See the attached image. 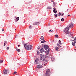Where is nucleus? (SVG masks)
Instances as JSON below:
<instances>
[{"label": "nucleus", "mask_w": 76, "mask_h": 76, "mask_svg": "<svg viewBox=\"0 0 76 76\" xmlns=\"http://www.w3.org/2000/svg\"><path fill=\"white\" fill-rule=\"evenodd\" d=\"M42 46L43 47H44L45 49L46 50H47V49H49L48 50H47L46 51H45V52L47 54V55H48L49 53V51H50L51 49L49 48V46L46 45H43L42 44Z\"/></svg>", "instance_id": "f257e3e1"}, {"label": "nucleus", "mask_w": 76, "mask_h": 76, "mask_svg": "<svg viewBox=\"0 0 76 76\" xmlns=\"http://www.w3.org/2000/svg\"><path fill=\"white\" fill-rule=\"evenodd\" d=\"M27 44H28V43L24 44V47L27 50H28L29 49V45H27Z\"/></svg>", "instance_id": "f03ea898"}, {"label": "nucleus", "mask_w": 76, "mask_h": 76, "mask_svg": "<svg viewBox=\"0 0 76 76\" xmlns=\"http://www.w3.org/2000/svg\"><path fill=\"white\" fill-rule=\"evenodd\" d=\"M50 69H48L46 71V73L45 74V75L46 76H49L50 75Z\"/></svg>", "instance_id": "7ed1b4c3"}, {"label": "nucleus", "mask_w": 76, "mask_h": 76, "mask_svg": "<svg viewBox=\"0 0 76 76\" xmlns=\"http://www.w3.org/2000/svg\"><path fill=\"white\" fill-rule=\"evenodd\" d=\"M40 60H42V59H44L46 58L45 55V56L44 55H42V54H40Z\"/></svg>", "instance_id": "20e7f679"}, {"label": "nucleus", "mask_w": 76, "mask_h": 76, "mask_svg": "<svg viewBox=\"0 0 76 76\" xmlns=\"http://www.w3.org/2000/svg\"><path fill=\"white\" fill-rule=\"evenodd\" d=\"M7 72L8 73H9L8 70H7L6 69H5L3 71V73L4 74V75L7 74Z\"/></svg>", "instance_id": "39448f33"}, {"label": "nucleus", "mask_w": 76, "mask_h": 76, "mask_svg": "<svg viewBox=\"0 0 76 76\" xmlns=\"http://www.w3.org/2000/svg\"><path fill=\"white\" fill-rule=\"evenodd\" d=\"M40 23L39 22H36V23H34L33 25H38Z\"/></svg>", "instance_id": "423d86ee"}, {"label": "nucleus", "mask_w": 76, "mask_h": 76, "mask_svg": "<svg viewBox=\"0 0 76 76\" xmlns=\"http://www.w3.org/2000/svg\"><path fill=\"white\" fill-rule=\"evenodd\" d=\"M54 10H53V12L54 13H56L57 12V10H56V9L55 7L53 8Z\"/></svg>", "instance_id": "0eeeda50"}, {"label": "nucleus", "mask_w": 76, "mask_h": 76, "mask_svg": "<svg viewBox=\"0 0 76 76\" xmlns=\"http://www.w3.org/2000/svg\"><path fill=\"white\" fill-rule=\"evenodd\" d=\"M69 27L70 28H72L73 27V24H71V23L69 25Z\"/></svg>", "instance_id": "6e6552de"}, {"label": "nucleus", "mask_w": 76, "mask_h": 76, "mask_svg": "<svg viewBox=\"0 0 76 76\" xmlns=\"http://www.w3.org/2000/svg\"><path fill=\"white\" fill-rule=\"evenodd\" d=\"M39 51L40 53H42L43 52L45 51L43 48H42Z\"/></svg>", "instance_id": "1a4fd4ad"}, {"label": "nucleus", "mask_w": 76, "mask_h": 76, "mask_svg": "<svg viewBox=\"0 0 76 76\" xmlns=\"http://www.w3.org/2000/svg\"><path fill=\"white\" fill-rule=\"evenodd\" d=\"M65 29L66 30V32H68L69 31H69V28L68 27H67L66 28H65Z\"/></svg>", "instance_id": "9d476101"}, {"label": "nucleus", "mask_w": 76, "mask_h": 76, "mask_svg": "<svg viewBox=\"0 0 76 76\" xmlns=\"http://www.w3.org/2000/svg\"><path fill=\"white\" fill-rule=\"evenodd\" d=\"M19 17H18L16 18V19H15L14 20H15V21L16 22H17L19 20Z\"/></svg>", "instance_id": "9b49d317"}, {"label": "nucleus", "mask_w": 76, "mask_h": 76, "mask_svg": "<svg viewBox=\"0 0 76 76\" xmlns=\"http://www.w3.org/2000/svg\"><path fill=\"white\" fill-rule=\"evenodd\" d=\"M76 43V41H74V43H73V42H72V45L73 46H75V44Z\"/></svg>", "instance_id": "f8f14e48"}, {"label": "nucleus", "mask_w": 76, "mask_h": 76, "mask_svg": "<svg viewBox=\"0 0 76 76\" xmlns=\"http://www.w3.org/2000/svg\"><path fill=\"white\" fill-rule=\"evenodd\" d=\"M15 49L18 52H20V49H18L17 47H16Z\"/></svg>", "instance_id": "ddd939ff"}, {"label": "nucleus", "mask_w": 76, "mask_h": 76, "mask_svg": "<svg viewBox=\"0 0 76 76\" xmlns=\"http://www.w3.org/2000/svg\"><path fill=\"white\" fill-rule=\"evenodd\" d=\"M37 54L38 55H39L40 54V52L38 50H37Z\"/></svg>", "instance_id": "4468645a"}, {"label": "nucleus", "mask_w": 76, "mask_h": 76, "mask_svg": "<svg viewBox=\"0 0 76 76\" xmlns=\"http://www.w3.org/2000/svg\"><path fill=\"white\" fill-rule=\"evenodd\" d=\"M57 4V3H55V2H53V6L54 7L55 6H56V4Z\"/></svg>", "instance_id": "2eb2a0df"}, {"label": "nucleus", "mask_w": 76, "mask_h": 76, "mask_svg": "<svg viewBox=\"0 0 76 76\" xmlns=\"http://www.w3.org/2000/svg\"><path fill=\"white\" fill-rule=\"evenodd\" d=\"M39 59L38 58H36V59L35 60V62H36V64H37L38 63H37V61H38Z\"/></svg>", "instance_id": "dca6fc26"}, {"label": "nucleus", "mask_w": 76, "mask_h": 76, "mask_svg": "<svg viewBox=\"0 0 76 76\" xmlns=\"http://www.w3.org/2000/svg\"><path fill=\"white\" fill-rule=\"evenodd\" d=\"M42 61H43L44 63H45L46 60L45 58L43 59V60Z\"/></svg>", "instance_id": "f3484780"}, {"label": "nucleus", "mask_w": 76, "mask_h": 76, "mask_svg": "<svg viewBox=\"0 0 76 76\" xmlns=\"http://www.w3.org/2000/svg\"><path fill=\"white\" fill-rule=\"evenodd\" d=\"M47 9H51L52 7L50 6L48 7L47 8Z\"/></svg>", "instance_id": "a211bd4d"}, {"label": "nucleus", "mask_w": 76, "mask_h": 76, "mask_svg": "<svg viewBox=\"0 0 76 76\" xmlns=\"http://www.w3.org/2000/svg\"><path fill=\"white\" fill-rule=\"evenodd\" d=\"M44 37L43 36H41V38L40 39H41L42 40H43L44 39Z\"/></svg>", "instance_id": "6ab92c4d"}, {"label": "nucleus", "mask_w": 76, "mask_h": 76, "mask_svg": "<svg viewBox=\"0 0 76 76\" xmlns=\"http://www.w3.org/2000/svg\"><path fill=\"white\" fill-rule=\"evenodd\" d=\"M32 49V46L31 45L30 46L29 50H31Z\"/></svg>", "instance_id": "aec40b11"}, {"label": "nucleus", "mask_w": 76, "mask_h": 76, "mask_svg": "<svg viewBox=\"0 0 76 76\" xmlns=\"http://www.w3.org/2000/svg\"><path fill=\"white\" fill-rule=\"evenodd\" d=\"M55 59L53 58H51V61H54Z\"/></svg>", "instance_id": "412c9836"}, {"label": "nucleus", "mask_w": 76, "mask_h": 76, "mask_svg": "<svg viewBox=\"0 0 76 76\" xmlns=\"http://www.w3.org/2000/svg\"><path fill=\"white\" fill-rule=\"evenodd\" d=\"M45 42H46V41L45 40H43L41 42V43H44Z\"/></svg>", "instance_id": "4be33fe9"}, {"label": "nucleus", "mask_w": 76, "mask_h": 76, "mask_svg": "<svg viewBox=\"0 0 76 76\" xmlns=\"http://www.w3.org/2000/svg\"><path fill=\"white\" fill-rule=\"evenodd\" d=\"M7 42L6 41H5L4 46H5V45H6L7 44Z\"/></svg>", "instance_id": "5701e85b"}, {"label": "nucleus", "mask_w": 76, "mask_h": 76, "mask_svg": "<svg viewBox=\"0 0 76 76\" xmlns=\"http://www.w3.org/2000/svg\"><path fill=\"white\" fill-rule=\"evenodd\" d=\"M58 49H59V48L57 47H56L55 48V49L56 50H58Z\"/></svg>", "instance_id": "b1692460"}, {"label": "nucleus", "mask_w": 76, "mask_h": 76, "mask_svg": "<svg viewBox=\"0 0 76 76\" xmlns=\"http://www.w3.org/2000/svg\"><path fill=\"white\" fill-rule=\"evenodd\" d=\"M37 68L38 69H39V68H40V65H38L37 66Z\"/></svg>", "instance_id": "393cba45"}, {"label": "nucleus", "mask_w": 76, "mask_h": 76, "mask_svg": "<svg viewBox=\"0 0 76 76\" xmlns=\"http://www.w3.org/2000/svg\"><path fill=\"white\" fill-rule=\"evenodd\" d=\"M61 21L63 22V21H64V19L63 18H62L61 19Z\"/></svg>", "instance_id": "a878e982"}, {"label": "nucleus", "mask_w": 76, "mask_h": 76, "mask_svg": "<svg viewBox=\"0 0 76 76\" xmlns=\"http://www.w3.org/2000/svg\"><path fill=\"white\" fill-rule=\"evenodd\" d=\"M69 31V32H67V33H66H66H65L66 34H69V31Z\"/></svg>", "instance_id": "bb28decb"}, {"label": "nucleus", "mask_w": 76, "mask_h": 76, "mask_svg": "<svg viewBox=\"0 0 76 76\" xmlns=\"http://www.w3.org/2000/svg\"><path fill=\"white\" fill-rule=\"evenodd\" d=\"M55 36H56V37H57V38H58V36L57 34Z\"/></svg>", "instance_id": "cd10ccee"}, {"label": "nucleus", "mask_w": 76, "mask_h": 76, "mask_svg": "<svg viewBox=\"0 0 76 76\" xmlns=\"http://www.w3.org/2000/svg\"><path fill=\"white\" fill-rule=\"evenodd\" d=\"M61 13L60 12L58 13V16H61Z\"/></svg>", "instance_id": "c85d7f7f"}, {"label": "nucleus", "mask_w": 76, "mask_h": 76, "mask_svg": "<svg viewBox=\"0 0 76 76\" xmlns=\"http://www.w3.org/2000/svg\"><path fill=\"white\" fill-rule=\"evenodd\" d=\"M3 62V60H0V62L1 63H2Z\"/></svg>", "instance_id": "c756f323"}, {"label": "nucleus", "mask_w": 76, "mask_h": 76, "mask_svg": "<svg viewBox=\"0 0 76 76\" xmlns=\"http://www.w3.org/2000/svg\"><path fill=\"white\" fill-rule=\"evenodd\" d=\"M29 28L30 29H31L32 28L31 26H29Z\"/></svg>", "instance_id": "7c9ffc66"}, {"label": "nucleus", "mask_w": 76, "mask_h": 76, "mask_svg": "<svg viewBox=\"0 0 76 76\" xmlns=\"http://www.w3.org/2000/svg\"><path fill=\"white\" fill-rule=\"evenodd\" d=\"M61 41L60 40L59 41V44H60V45L61 44Z\"/></svg>", "instance_id": "2f4dec72"}, {"label": "nucleus", "mask_w": 76, "mask_h": 76, "mask_svg": "<svg viewBox=\"0 0 76 76\" xmlns=\"http://www.w3.org/2000/svg\"><path fill=\"white\" fill-rule=\"evenodd\" d=\"M55 16L56 17H57L58 16V15L56 14H55Z\"/></svg>", "instance_id": "473e14b6"}, {"label": "nucleus", "mask_w": 76, "mask_h": 76, "mask_svg": "<svg viewBox=\"0 0 76 76\" xmlns=\"http://www.w3.org/2000/svg\"><path fill=\"white\" fill-rule=\"evenodd\" d=\"M48 62V61L46 60L45 61V63L47 64V63Z\"/></svg>", "instance_id": "72a5a7b5"}, {"label": "nucleus", "mask_w": 76, "mask_h": 76, "mask_svg": "<svg viewBox=\"0 0 76 76\" xmlns=\"http://www.w3.org/2000/svg\"><path fill=\"white\" fill-rule=\"evenodd\" d=\"M9 49V47H7V50H8Z\"/></svg>", "instance_id": "f704fd0d"}, {"label": "nucleus", "mask_w": 76, "mask_h": 76, "mask_svg": "<svg viewBox=\"0 0 76 76\" xmlns=\"http://www.w3.org/2000/svg\"><path fill=\"white\" fill-rule=\"evenodd\" d=\"M39 47V46H38V49L39 50L40 49V48L39 47Z\"/></svg>", "instance_id": "c9c22d12"}, {"label": "nucleus", "mask_w": 76, "mask_h": 76, "mask_svg": "<svg viewBox=\"0 0 76 76\" xmlns=\"http://www.w3.org/2000/svg\"><path fill=\"white\" fill-rule=\"evenodd\" d=\"M64 14L63 13V14L61 15L62 16H63L64 15Z\"/></svg>", "instance_id": "e433bc0d"}, {"label": "nucleus", "mask_w": 76, "mask_h": 76, "mask_svg": "<svg viewBox=\"0 0 76 76\" xmlns=\"http://www.w3.org/2000/svg\"><path fill=\"white\" fill-rule=\"evenodd\" d=\"M72 39H74V38H75V37H72Z\"/></svg>", "instance_id": "4c0bfd02"}, {"label": "nucleus", "mask_w": 76, "mask_h": 76, "mask_svg": "<svg viewBox=\"0 0 76 76\" xmlns=\"http://www.w3.org/2000/svg\"><path fill=\"white\" fill-rule=\"evenodd\" d=\"M75 41H76V37L75 38V39H74Z\"/></svg>", "instance_id": "58836bf2"}, {"label": "nucleus", "mask_w": 76, "mask_h": 76, "mask_svg": "<svg viewBox=\"0 0 76 76\" xmlns=\"http://www.w3.org/2000/svg\"><path fill=\"white\" fill-rule=\"evenodd\" d=\"M2 31H4V29H2Z\"/></svg>", "instance_id": "ea45409f"}, {"label": "nucleus", "mask_w": 76, "mask_h": 76, "mask_svg": "<svg viewBox=\"0 0 76 76\" xmlns=\"http://www.w3.org/2000/svg\"><path fill=\"white\" fill-rule=\"evenodd\" d=\"M54 0H52V1H51V2H53L54 1H54Z\"/></svg>", "instance_id": "a19ab883"}, {"label": "nucleus", "mask_w": 76, "mask_h": 76, "mask_svg": "<svg viewBox=\"0 0 76 76\" xmlns=\"http://www.w3.org/2000/svg\"><path fill=\"white\" fill-rule=\"evenodd\" d=\"M42 65H40V68H42Z\"/></svg>", "instance_id": "79ce46f5"}, {"label": "nucleus", "mask_w": 76, "mask_h": 76, "mask_svg": "<svg viewBox=\"0 0 76 76\" xmlns=\"http://www.w3.org/2000/svg\"><path fill=\"white\" fill-rule=\"evenodd\" d=\"M20 46V45H18V47H19V46Z\"/></svg>", "instance_id": "37998d69"}, {"label": "nucleus", "mask_w": 76, "mask_h": 76, "mask_svg": "<svg viewBox=\"0 0 76 76\" xmlns=\"http://www.w3.org/2000/svg\"><path fill=\"white\" fill-rule=\"evenodd\" d=\"M71 16V15H69L67 16L68 17V16Z\"/></svg>", "instance_id": "c03bdc74"}, {"label": "nucleus", "mask_w": 76, "mask_h": 76, "mask_svg": "<svg viewBox=\"0 0 76 76\" xmlns=\"http://www.w3.org/2000/svg\"><path fill=\"white\" fill-rule=\"evenodd\" d=\"M72 40V42H73V41H75L74 40Z\"/></svg>", "instance_id": "a18cd8bd"}, {"label": "nucleus", "mask_w": 76, "mask_h": 76, "mask_svg": "<svg viewBox=\"0 0 76 76\" xmlns=\"http://www.w3.org/2000/svg\"><path fill=\"white\" fill-rule=\"evenodd\" d=\"M64 31L65 33L66 32L64 30Z\"/></svg>", "instance_id": "49530a36"}, {"label": "nucleus", "mask_w": 76, "mask_h": 76, "mask_svg": "<svg viewBox=\"0 0 76 76\" xmlns=\"http://www.w3.org/2000/svg\"><path fill=\"white\" fill-rule=\"evenodd\" d=\"M57 45H58V46H59V44H57Z\"/></svg>", "instance_id": "de8ad7c7"}, {"label": "nucleus", "mask_w": 76, "mask_h": 76, "mask_svg": "<svg viewBox=\"0 0 76 76\" xmlns=\"http://www.w3.org/2000/svg\"><path fill=\"white\" fill-rule=\"evenodd\" d=\"M14 73H15V74L17 73V72H15Z\"/></svg>", "instance_id": "09e8293b"}, {"label": "nucleus", "mask_w": 76, "mask_h": 76, "mask_svg": "<svg viewBox=\"0 0 76 76\" xmlns=\"http://www.w3.org/2000/svg\"><path fill=\"white\" fill-rule=\"evenodd\" d=\"M50 31L51 32H52V31H51V30H50V31H49V32H50Z\"/></svg>", "instance_id": "8fccbe9b"}, {"label": "nucleus", "mask_w": 76, "mask_h": 76, "mask_svg": "<svg viewBox=\"0 0 76 76\" xmlns=\"http://www.w3.org/2000/svg\"><path fill=\"white\" fill-rule=\"evenodd\" d=\"M59 47H61V46H60L59 45V46H58V47H59Z\"/></svg>", "instance_id": "3c124183"}, {"label": "nucleus", "mask_w": 76, "mask_h": 76, "mask_svg": "<svg viewBox=\"0 0 76 76\" xmlns=\"http://www.w3.org/2000/svg\"><path fill=\"white\" fill-rule=\"evenodd\" d=\"M76 48V49H75V51H76V48Z\"/></svg>", "instance_id": "603ef678"}, {"label": "nucleus", "mask_w": 76, "mask_h": 76, "mask_svg": "<svg viewBox=\"0 0 76 76\" xmlns=\"http://www.w3.org/2000/svg\"><path fill=\"white\" fill-rule=\"evenodd\" d=\"M16 36H17V37H18V35H16Z\"/></svg>", "instance_id": "864d4df0"}, {"label": "nucleus", "mask_w": 76, "mask_h": 76, "mask_svg": "<svg viewBox=\"0 0 76 76\" xmlns=\"http://www.w3.org/2000/svg\"><path fill=\"white\" fill-rule=\"evenodd\" d=\"M52 31H53V30H52Z\"/></svg>", "instance_id": "5fc2aeb1"}, {"label": "nucleus", "mask_w": 76, "mask_h": 76, "mask_svg": "<svg viewBox=\"0 0 76 76\" xmlns=\"http://www.w3.org/2000/svg\"><path fill=\"white\" fill-rule=\"evenodd\" d=\"M67 11H68V9L67 10Z\"/></svg>", "instance_id": "6e6d98bb"}, {"label": "nucleus", "mask_w": 76, "mask_h": 76, "mask_svg": "<svg viewBox=\"0 0 76 76\" xmlns=\"http://www.w3.org/2000/svg\"><path fill=\"white\" fill-rule=\"evenodd\" d=\"M15 74L14 73V74H13V75H14V74Z\"/></svg>", "instance_id": "4d7b16f0"}, {"label": "nucleus", "mask_w": 76, "mask_h": 76, "mask_svg": "<svg viewBox=\"0 0 76 76\" xmlns=\"http://www.w3.org/2000/svg\"><path fill=\"white\" fill-rule=\"evenodd\" d=\"M62 44V43H61V44Z\"/></svg>", "instance_id": "13d9d810"}, {"label": "nucleus", "mask_w": 76, "mask_h": 76, "mask_svg": "<svg viewBox=\"0 0 76 76\" xmlns=\"http://www.w3.org/2000/svg\"><path fill=\"white\" fill-rule=\"evenodd\" d=\"M15 38H16V37H15Z\"/></svg>", "instance_id": "bf43d9fd"}]
</instances>
